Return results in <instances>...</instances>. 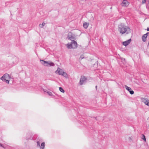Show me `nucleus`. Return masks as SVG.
I'll return each instance as SVG.
<instances>
[{
  "mask_svg": "<svg viewBox=\"0 0 149 149\" xmlns=\"http://www.w3.org/2000/svg\"><path fill=\"white\" fill-rule=\"evenodd\" d=\"M118 30L122 34H127L131 33V29L129 27L122 24L118 26Z\"/></svg>",
  "mask_w": 149,
  "mask_h": 149,
  "instance_id": "nucleus-1",
  "label": "nucleus"
},
{
  "mask_svg": "<svg viewBox=\"0 0 149 149\" xmlns=\"http://www.w3.org/2000/svg\"><path fill=\"white\" fill-rule=\"evenodd\" d=\"M29 136V137H28V138H26V139L27 140H28V139H29V138H30V136Z\"/></svg>",
  "mask_w": 149,
  "mask_h": 149,
  "instance_id": "nucleus-23",
  "label": "nucleus"
},
{
  "mask_svg": "<svg viewBox=\"0 0 149 149\" xmlns=\"http://www.w3.org/2000/svg\"><path fill=\"white\" fill-rule=\"evenodd\" d=\"M43 91L47 93V91H48L47 90H44V89H43Z\"/></svg>",
  "mask_w": 149,
  "mask_h": 149,
  "instance_id": "nucleus-21",
  "label": "nucleus"
},
{
  "mask_svg": "<svg viewBox=\"0 0 149 149\" xmlns=\"http://www.w3.org/2000/svg\"><path fill=\"white\" fill-rule=\"evenodd\" d=\"M60 91L62 93H64L65 91L61 87H60L59 88Z\"/></svg>",
  "mask_w": 149,
  "mask_h": 149,
  "instance_id": "nucleus-17",
  "label": "nucleus"
},
{
  "mask_svg": "<svg viewBox=\"0 0 149 149\" xmlns=\"http://www.w3.org/2000/svg\"><path fill=\"white\" fill-rule=\"evenodd\" d=\"M84 57H83L82 56H80V58H81V59H83Z\"/></svg>",
  "mask_w": 149,
  "mask_h": 149,
  "instance_id": "nucleus-25",
  "label": "nucleus"
},
{
  "mask_svg": "<svg viewBox=\"0 0 149 149\" xmlns=\"http://www.w3.org/2000/svg\"><path fill=\"white\" fill-rule=\"evenodd\" d=\"M41 63L44 65L46 66H54V64L50 61H46L42 60H40Z\"/></svg>",
  "mask_w": 149,
  "mask_h": 149,
  "instance_id": "nucleus-4",
  "label": "nucleus"
},
{
  "mask_svg": "<svg viewBox=\"0 0 149 149\" xmlns=\"http://www.w3.org/2000/svg\"><path fill=\"white\" fill-rule=\"evenodd\" d=\"M142 139L144 141L146 142V139L145 137V136L143 134H142Z\"/></svg>",
  "mask_w": 149,
  "mask_h": 149,
  "instance_id": "nucleus-15",
  "label": "nucleus"
},
{
  "mask_svg": "<svg viewBox=\"0 0 149 149\" xmlns=\"http://www.w3.org/2000/svg\"><path fill=\"white\" fill-rule=\"evenodd\" d=\"M66 45L68 49H75L77 48V42L74 40H72L71 43L67 44Z\"/></svg>",
  "mask_w": 149,
  "mask_h": 149,
  "instance_id": "nucleus-2",
  "label": "nucleus"
},
{
  "mask_svg": "<svg viewBox=\"0 0 149 149\" xmlns=\"http://www.w3.org/2000/svg\"><path fill=\"white\" fill-rule=\"evenodd\" d=\"M55 73L59 75L65 76L66 75L65 72H64L62 70L58 68L57 70L55 71Z\"/></svg>",
  "mask_w": 149,
  "mask_h": 149,
  "instance_id": "nucleus-5",
  "label": "nucleus"
},
{
  "mask_svg": "<svg viewBox=\"0 0 149 149\" xmlns=\"http://www.w3.org/2000/svg\"><path fill=\"white\" fill-rule=\"evenodd\" d=\"M45 146V142H42L41 145L40 146V149H44Z\"/></svg>",
  "mask_w": 149,
  "mask_h": 149,
  "instance_id": "nucleus-13",
  "label": "nucleus"
},
{
  "mask_svg": "<svg viewBox=\"0 0 149 149\" xmlns=\"http://www.w3.org/2000/svg\"><path fill=\"white\" fill-rule=\"evenodd\" d=\"M148 34H149V32H148L142 36V38L143 42H145L146 41V38Z\"/></svg>",
  "mask_w": 149,
  "mask_h": 149,
  "instance_id": "nucleus-10",
  "label": "nucleus"
},
{
  "mask_svg": "<svg viewBox=\"0 0 149 149\" xmlns=\"http://www.w3.org/2000/svg\"><path fill=\"white\" fill-rule=\"evenodd\" d=\"M47 93L49 95H51L52 94V93L50 91H47Z\"/></svg>",
  "mask_w": 149,
  "mask_h": 149,
  "instance_id": "nucleus-19",
  "label": "nucleus"
},
{
  "mask_svg": "<svg viewBox=\"0 0 149 149\" xmlns=\"http://www.w3.org/2000/svg\"><path fill=\"white\" fill-rule=\"evenodd\" d=\"M146 30L147 31H149V28L148 27L146 29Z\"/></svg>",
  "mask_w": 149,
  "mask_h": 149,
  "instance_id": "nucleus-24",
  "label": "nucleus"
},
{
  "mask_svg": "<svg viewBox=\"0 0 149 149\" xmlns=\"http://www.w3.org/2000/svg\"><path fill=\"white\" fill-rule=\"evenodd\" d=\"M121 4L122 6L124 7H127L128 6L129 3L127 1L123 0Z\"/></svg>",
  "mask_w": 149,
  "mask_h": 149,
  "instance_id": "nucleus-11",
  "label": "nucleus"
},
{
  "mask_svg": "<svg viewBox=\"0 0 149 149\" xmlns=\"http://www.w3.org/2000/svg\"><path fill=\"white\" fill-rule=\"evenodd\" d=\"M40 142L39 141H38L37 142V147H40Z\"/></svg>",
  "mask_w": 149,
  "mask_h": 149,
  "instance_id": "nucleus-18",
  "label": "nucleus"
},
{
  "mask_svg": "<svg viewBox=\"0 0 149 149\" xmlns=\"http://www.w3.org/2000/svg\"><path fill=\"white\" fill-rule=\"evenodd\" d=\"M88 26V24L87 23H84L83 24V26L85 28L87 29Z\"/></svg>",
  "mask_w": 149,
  "mask_h": 149,
  "instance_id": "nucleus-14",
  "label": "nucleus"
},
{
  "mask_svg": "<svg viewBox=\"0 0 149 149\" xmlns=\"http://www.w3.org/2000/svg\"><path fill=\"white\" fill-rule=\"evenodd\" d=\"M125 60V58H123V60Z\"/></svg>",
  "mask_w": 149,
  "mask_h": 149,
  "instance_id": "nucleus-27",
  "label": "nucleus"
},
{
  "mask_svg": "<svg viewBox=\"0 0 149 149\" xmlns=\"http://www.w3.org/2000/svg\"><path fill=\"white\" fill-rule=\"evenodd\" d=\"M87 79L86 77L84 76H81V77L79 84L81 85H82L84 83Z\"/></svg>",
  "mask_w": 149,
  "mask_h": 149,
  "instance_id": "nucleus-6",
  "label": "nucleus"
},
{
  "mask_svg": "<svg viewBox=\"0 0 149 149\" xmlns=\"http://www.w3.org/2000/svg\"><path fill=\"white\" fill-rule=\"evenodd\" d=\"M141 100L146 105L149 107V100L148 99L143 98L141 99Z\"/></svg>",
  "mask_w": 149,
  "mask_h": 149,
  "instance_id": "nucleus-7",
  "label": "nucleus"
},
{
  "mask_svg": "<svg viewBox=\"0 0 149 149\" xmlns=\"http://www.w3.org/2000/svg\"><path fill=\"white\" fill-rule=\"evenodd\" d=\"M45 23L44 22H43L42 24H40L39 26L40 27L42 28L43 26L45 25Z\"/></svg>",
  "mask_w": 149,
  "mask_h": 149,
  "instance_id": "nucleus-16",
  "label": "nucleus"
},
{
  "mask_svg": "<svg viewBox=\"0 0 149 149\" xmlns=\"http://www.w3.org/2000/svg\"><path fill=\"white\" fill-rule=\"evenodd\" d=\"M95 88H96V89H97V86H95Z\"/></svg>",
  "mask_w": 149,
  "mask_h": 149,
  "instance_id": "nucleus-26",
  "label": "nucleus"
},
{
  "mask_svg": "<svg viewBox=\"0 0 149 149\" xmlns=\"http://www.w3.org/2000/svg\"><path fill=\"white\" fill-rule=\"evenodd\" d=\"M125 87L126 90L130 92V93L132 95L134 94V91L132 90H131V88L127 86V85H125Z\"/></svg>",
  "mask_w": 149,
  "mask_h": 149,
  "instance_id": "nucleus-9",
  "label": "nucleus"
},
{
  "mask_svg": "<svg viewBox=\"0 0 149 149\" xmlns=\"http://www.w3.org/2000/svg\"><path fill=\"white\" fill-rule=\"evenodd\" d=\"M2 147L3 148H4V147L3 146V145L0 144V147Z\"/></svg>",
  "mask_w": 149,
  "mask_h": 149,
  "instance_id": "nucleus-22",
  "label": "nucleus"
},
{
  "mask_svg": "<svg viewBox=\"0 0 149 149\" xmlns=\"http://www.w3.org/2000/svg\"><path fill=\"white\" fill-rule=\"evenodd\" d=\"M10 77L9 74L7 73L5 74L0 78V79L3 81L6 82L8 84L10 80Z\"/></svg>",
  "mask_w": 149,
  "mask_h": 149,
  "instance_id": "nucleus-3",
  "label": "nucleus"
},
{
  "mask_svg": "<svg viewBox=\"0 0 149 149\" xmlns=\"http://www.w3.org/2000/svg\"><path fill=\"white\" fill-rule=\"evenodd\" d=\"M146 0H142V4H143L146 3Z\"/></svg>",
  "mask_w": 149,
  "mask_h": 149,
  "instance_id": "nucleus-20",
  "label": "nucleus"
},
{
  "mask_svg": "<svg viewBox=\"0 0 149 149\" xmlns=\"http://www.w3.org/2000/svg\"><path fill=\"white\" fill-rule=\"evenodd\" d=\"M131 41V39H129L126 41L122 42V43L123 45L125 46H126L130 43Z\"/></svg>",
  "mask_w": 149,
  "mask_h": 149,
  "instance_id": "nucleus-8",
  "label": "nucleus"
},
{
  "mask_svg": "<svg viewBox=\"0 0 149 149\" xmlns=\"http://www.w3.org/2000/svg\"><path fill=\"white\" fill-rule=\"evenodd\" d=\"M72 33H71L69 32L68 33V38L69 40H73L74 38L72 36Z\"/></svg>",
  "mask_w": 149,
  "mask_h": 149,
  "instance_id": "nucleus-12",
  "label": "nucleus"
}]
</instances>
